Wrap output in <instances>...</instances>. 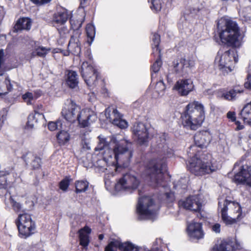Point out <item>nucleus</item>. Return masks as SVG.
Masks as SVG:
<instances>
[{
    "instance_id": "obj_1",
    "label": "nucleus",
    "mask_w": 251,
    "mask_h": 251,
    "mask_svg": "<svg viewBox=\"0 0 251 251\" xmlns=\"http://www.w3.org/2000/svg\"><path fill=\"white\" fill-rule=\"evenodd\" d=\"M111 142L114 144L113 150L107 149L104 151L100 159L95 164L101 168V172L106 170L107 166L113 165L118 167L128 166L132 157V143L123 139L117 140L115 138L111 139Z\"/></svg>"
},
{
    "instance_id": "obj_2",
    "label": "nucleus",
    "mask_w": 251,
    "mask_h": 251,
    "mask_svg": "<svg viewBox=\"0 0 251 251\" xmlns=\"http://www.w3.org/2000/svg\"><path fill=\"white\" fill-rule=\"evenodd\" d=\"M205 118L204 107L198 101L190 102L182 116V124L187 129L196 130L201 126Z\"/></svg>"
},
{
    "instance_id": "obj_3",
    "label": "nucleus",
    "mask_w": 251,
    "mask_h": 251,
    "mask_svg": "<svg viewBox=\"0 0 251 251\" xmlns=\"http://www.w3.org/2000/svg\"><path fill=\"white\" fill-rule=\"evenodd\" d=\"M218 26L219 37L222 43L228 47H239L240 32L236 22L228 19H222L218 22Z\"/></svg>"
},
{
    "instance_id": "obj_4",
    "label": "nucleus",
    "mask_w": 251,
    "mask_h": 251,
    "mask_svg": "<svg viewBox=\"0 0 251 251\" xmlns=\"http://www.w3.org/2000/svg\"><path fill=\"white\" fill-rule=\"evenodd\" d=\"M166 164L164 159L151 160L148 164L145 173L150 180V185L153 187L162 185L163 173L166 171Z\"/></svg>"
},
{
    "instance_id": "obj_5",
    "label": "nucleus",
    "mask_w": 251,
    "mask_h": 251,
    "mask_svg": "<svg viewBox=\"0 0 251 251\" xmlns=\"http://www.w3.org/2000/svg\"><path fill=\"white\" fill-rule=\"evenodd\" d=\"M218 210L220 211L222 220L226 225L235 223L241 215L239 204L226 199L219 200Z\"/></svg>"
},
{
    "instance_id": "obj_6",
    "label": "nucleus",
    "mask_w": 251,
    "mask_h": 251,
    "mask_svg": "<svg viewBox=\"0 0 251 251\" xmlns=\"http://www.w3.org/2000/svg\"><path fill=\"white\" fill-rule=\"evenodd\" d=\"M237 62V59L233 49L225 51L220 50L215 59L216 67L224 75L231 72L234 67V63Z\"/></svg>"
},
{
    "instance_id": "obj_7",
    "label": "nucleus",
    "mask_w": 251,
    "mask_h": 251,
    "mask_svg": "<svg viewBox=\"0 0 251 251\" xmlns=\"http://www.w3.org/2000/svg\"><path fill=\"white\" fill-rule=\"evenodd\" d=\"M158 209V206L150 197L145 196L139 199L136 210L141 218L153 219Z\"/></svg>"
},
{
    "instance_id": "obj_8",
    "label": "nucleus",
    "mask_w": 251,
    "mask_h": 251,
    "mask_svg": "<svg viewBox=\"0 0 251 251\" xmlns=\"http://www.w3.org/2000/svg\"><path fill=\"white\" fill-rule=\"evenodd\" d=\"M15 223L21 238L25 239L35 233V223L30 215L27 213L20 214Z\"/></svg>"
},
{
    "instance_id": "obj_9",
    "label": "nucleus",
    "mask_w": 251,
    "mask_h": 251,
    "mask_svg": "<svg viewBox=\"0 0 251 251\" xmlns=\"http://www.w3.org/2000/svg\"><path fill=\"white\" fill-rule=\"evenodd\" d=\"M198 155L195 153L191 155L190 160L189 169L190 171L196 176H202L205 174H209L215 170L211 163L205 161L203 155L200 158Z\"/></svg>"
},
{
    "instance_id": "obj_10",
    "label": "nucleus",
    "mask_w": 251,
    "mask_h": 251,
    "mask_svg": "<svg viewBox=\"0 0 251 251\" xmlns=\"http://www.w3.org/2000/svg\"><path fill=\"white\" fill-rule=\"evenodd\" d=\"M140 184V180L137 177L136 173L133 171L124 174L122 177L119 179L115 185L116 191L122 190H130L137 188Z\"/></svg>"
},
{
    "instance_id": "obj_11",
    "label": "nucleus",
    "mask_w": 251,
    "mask_h": 251,
    "mask_svg": "<svg viewBox=\"0 0 251 251\" xmlns=\"http://www.w3.org/2000/svg\"><path fill=\"white\" fill-rule=\"evenodd\" d=\"M70 22L72 28L76 31L71 36L68 44V49L73 54L78 55L81 50L80 43L79 40L80 34L77 30L81 26L82 21L81 20L71 18Z\"/></svg>"
},
{
    "instance_id": "obj_12",
    "label": "nucleus",
    "mask_w": 251,
    "mask_h": 251,
    "mask_svg": "<svg viewBox=\"0 0 251 251\" xmlns=\"http://www.w3.org/2000/svg\"><path fill=\"white\" fill-rule=\"evenodd\" d=\"M195 145L190 147L187 151L189 157L195 153V148L198 147L200 148H206L209 144L211 140V136L207 132H199L194 137Z\"/></svg>"
},
{
    "instance_id": "obj_13",
    "label": "nucleus",
    "mask_w": 251,
    "mask_h": 251,
    "mask_svg": "<svg viewBox=\"0 0 251 251\" xmlns=\"http://www.w3.org/2000/svg\"><path fill=\"white\" fill-rule=\"evenodd\" d=\"M196 60V58L193 56L187 59L181 58L179 61H177L174 64L176 72L181 75L187 74L189 69L195 66Z\"/></svg>"
},
{
    "instance_id": "obj_14",
    "label": "nucleus",
    "mask_w": 251,
    "mask_h": 251,
    "mask_svg": "<svg viewBox=\"0 0 251 251\" xmlns=\"http://www.w3.org/2000/svg\"><path fill=\"white\" fill-rule=\"evenodd\" d=\"M132 131L134 138L139 144H143L147 141L149 133L145 124L142 123H135Z\"/></svg>"
},
{
    "instance_id": "obj_15",
    "label": "nucleus",
    "mask_w": 251,
    "mask_h": 251,
    "mask_svg": "<svg viewBox=\"0 0 251 251\" xmlns=\"http://www.w3.org/2000/svg\"><path fill=\"white\" fill-rule=\"evenodd\" d=\"M240 172L235 175L234 181L237 183H244L251 187V166H242Z\"/></svg>"
},
{
    "instance_id": "obj_16",
    "label": "nucleus",
    "mask_w": 251,
    "mask_h": 251,
    "mask_svg": "<svg viewBox=\"0 0 251 251\" xmlns=\"http://www.w3.org/2000/svg\"><path fill=\"white\" fill-rule=\"evenodd\" d=\"M119 248L121 251H138L137 247L129 242L121 243L118 240L111 241L107 247L105 251H115Z\"/></svg>"
},
{
    "instance_id": "obj_17",
    "label": "nucleus",
    "mask_w": 251,
    "mask_h": 251,
    "mask_svg": "<svg viewBox=\"0 0 251 251\" xmlns=\"http://www.w3.org/2000/svg\"><path fill=\"white\" fill-rule=\"evenodd\" d=\"M179 204L186 209L194 211H199L201 207V202L198 195L190 196L184 201H179Z\"/></svg>"
},
{
    "instance_id": "obj_18",
    "label": "nucleus",
    "mask_w": 251,
    "mask_h": 251,
    "mask_svg": "<svg viewBox=\"0 0 251 251\" xmlns=\"http://www.w3.org/2000/svg\"><path fill=\"white\" fill-rule=\"evenodd\" d=\"M97 118L96 114L93 111L89 110H82L80 115L77 117V121L81 127H85L89 126Z\"/></svg>"
},
{
    "instance_id": "obj_19",
    "label": "nucleus",
    "mask_w": 251,
    "mask_h": 251,
    "mask_svg": "<svg viewBox=\"0 0 251 251\" xmlns=\"http://www.w3.org/2000/svg\"><path fill=\"white\" fill-rule=\"evenodd\" d=\"M80 112L79 106L72 103L68 108H63L61 113L66 120L73 123L76 120H77V117L79 115H80Z\"/></svg>"
},
{
    "instance_id": "obj_20",
    "label": "nucleus",
    "mask_w": 251,
    "mask_h": 251,
    "mask_svg": "<svg viewBox=\"0 0 251 251\" xmlns=\"http://www.w3.org/2000/svg\"><path fill=\"white\" fill-rule=\"evenodd\" d=\"M193 88V82L190 79H181L176 82L174 89L181 96H186L192 91Z\"/></svg>"
},
{
    "instance_id": "obj_21",
    "label": "nucleus",
    "mask_w": 251,
    "mask_h": 251,
    "mask_svg": "<svg viewBox=\"0 0 251 251\" xmlns=\"http://www.w3.org/2000/svg\"><path fill=\"white\" fill-rule=\"evenodd\" d=\"M187 231L188 236L192 239H200L204 237V234L201 223L194 222L188 224Z\"/></svg>"
},
{
    "instance_id": "obj_22",
    "label": "nucleus",
    "mask_w": 251,
    "mask_h": 251,
    "mask_svg": "<svg viewBox=\"0 0 251 251\" xmlns=\"http://www.w3.org/2000/svg\"><path fill=\"white\" fill-rule=\"evenodd\" d=\"M69 18V14L66 10L59 11L53 15L52 23L54 26L63 25Z\"/></svg>"
},
{
    "instance_id": "obj_23",
    "label": "nucleus",
    "mask_w": 251,
    "mask_h": 251,
    "mask_svg": "<svg viewBox=\"0 0 251 251\" xmlns=\"http://www.w3.org/2000/svg\"><path fill=\"white\" fill-rule=\"evenodd\" d=\"M26 165L30 164L34 169L40 167L41 159L34 155L32 152H27L22 156Z\"/></svg>"
},
{
    "instance_id": "obj_24",
    "label": "nucleus",
    "mask_w": 251,
    "mask_h": 251,
    "mask_svg": "<svg viewBox=\"0 0 251 251\" xmlns=\"http://www.w3.org/2000/svg\"><path fill=\"white\" fill-rule=\"evenodd\" d=\"M31 26V21L29 18H22L19 19L14 26V31L19 32L22 30H28Z\"/></svg>"
},
{
    "instance_id": "obj_25",
    "label": "nucleus",
    "mask_w": 251,
    "mask_h": 251,
    "mask_svg": "<svg viewBox=\"0 0 251 251\" xmlns=\"http://www.w3.org/2000/svg\"><path fill=\"white\" fill-rule=\"evenodd\" d=\"M114 137L117 140H118L116 137L114 136L111 137L110 138V141H107V139L103 135H100L99 136L98 138L99 140L98 145L97 147L95 148L96 151H100L102 150H106L107 149H111L112 150H113V147L114 146V144L111 143V139Z\"/></svg>"
},
{
    "instance_id": "obj_26",
    "label": "nucleus",
    "mask_w": 251,
    "mask_h": 251,
    "mask_svg": "<svg viewBox=\"0 0 251 251\" xmlns=\"http://www.w3.org/2000/svg\"><path fill=\"white\" fill-rule=\"evenodd\" d=\"M67 75L66 83L69 87L75 88L78 83V75L75 71H68Z\"/></svg>"
},
{
    "instance_id": "obj_27",
    "label": "nucleus",
    "mask_w": 251,
    "mask_h": 251,
    "mask_svg": "<svg viewBox=\"0 0 251 251\" xmlns=\"http://www.w3.org/2000/svg\"><path fill=\"white\" fill-rule=\"evenodd\" d=\"M91 229L87 226L79 230L80 244L81 246L84 247L88 246L89 242L88 234L91 232Z\"/></svg>"
},
{
    "instance_id": "obj_28",
    "label": "nucleus",
    "mask_w": 251,
    "mask_h": 251,
    "mask_svg": "<svg viewBox=\"0 0 251 251\" xmlns=\"http://www.w3.org/2000/svg\"><path fill=\"white\" fill-rule=\"evenodd\" d=\"M14 170V167L11 166L0 170V189H5L7 186V181L5 176L9 175Z\"/></svg>"
},
{
    "instance_id": "obj_29",
    "label": "nucleus",
    "mask_w": 251,
    "mask_h": 251,
    "mask_svg": "<svg viewBox=\"0 0 251 251\" xmlns=\"http://www.w3.org/2000/svg\"><path fill=\"white\" fill-rule=\"evenodd\" d=\"M240 114L245 123L251 125V101L244 106Z\"/></svg>"
},
{
    "instance_id": "obj_30",
    "label": "nucleus",
    "mask_w": 251,
    "mask_h": 251,
    "mask_svg": "<svg viewBox=\"0 0 251 251\" xmlns=\"http://www.w3.org/2000/svg\"><path fill=\"white\" fill-rule=\"evenodd\" d=\"M113 114L115 117L114 119H111L112 123L120 127L121 128H125L127 126V122L121 119L120 114L117 109H114Z\"/></svg>"
},
{
    "instance_id": "obj_31",
    "label": "nucleus",
    "mask_w": 251,
    "mask_h": 251,
    "mask_svg": "<svg viewBox=\"0 0 251 251\" xmlns=\"http://www.w3.org/2000/svg\"><path fill=\"white\" fill-rule=\"evenodd\" d=\"M96 71L94 67L91 65L88 64V62H85L82 64L81 68V76L85 78H88V76L91 75L92 73Z\"/></svg>"
},
{
    "instance_id": "obj_32",
    "label": "nucleus",
    "mask_w": 251,
    "mask_h": 251,
    "mask_svg": "<svg viewBox=\"0 0 251 251\" xmlns=\"http://www.w3.org/2000/svg\"><path fill=\"white\" fill-rule=\"evenodd\" d=\"M44 116L38 112L36 110H35V114H30L28 117V121L27 122L26 126L27 128H32L35 124L37 123L39 117L43 118Z\"/></svg>"
},
{
    "instance_id": "obj_33",
    "label": "nucleus",
    "mask_w": 251,
    "mask_h": 251,
    "mask_svg": "<svg viewBox=\"0 0 251 251\" xmlns=\"http://www.w3.org/2000/svg\"><path fill=\"white\" fill-rule=\"evenodd\" d=\"M12 89V86L8 77H5L4 81L0 82V95H5Z\"/></svg>"
},
{
    "instance_id": "obj_34",
    "label": "nucleus",
    "mask_w": 251,
    "mask_h": 251,
    "mask_svg": "<svg viewBox=\"0 0 251 251\" xmlns=\"http://www.w3.org/2000/svg\"><path fill=\"white\" fill-rule=\"evenodd\" d=\"M233 248L230 243L222 242L219 245L214 246L211 251H232Z\"/></svg>"
},
{
    "instance_id": "obj_35",
    "label": "nucleus",
    "mask_w": 251,
    "mask_h": 251,
    "mask_svg": "<svg viewBox=\"0 0 251 251\" xmlns=\"http://www.w3.org/2000/svg\"><path fill=\"white\" fill-rule=\"evenodd\" d=\"M243 92L242 90L238 89H232L227 92H223L220 96L222 98H224L225 100H232L236 96L237 93H241Z\"/></svg>"
},
{
    "instance_id": "obj_36",
    "label": "nucleus",
    "mask_w": 251,
    "mask_h": 251,
    "mask_svg": "<svg viewBox=\"0 0 251 251\" xmlns=\"http://www.w3.org/2000/svg\"><path fill=\"white\" fill-rule=\"evenodd\" d=\"M75 192L76 193L85 192L88 187L89 182L86 180H78L75 182Z\"/></svg>"
},
{
    "instance_id": "obj_37",
    "label": "nucleus",
    "mask_w": 251,
    "mask_h": 251,
    "mask_svg": "<svg viewBox=\"0 0 251 251\" xmlns=\"http://www.w3.org/2000/svg\"><path fill=\"white\" fill-rule=\"evenodd\" d=\"M50 48H46L42 46L36 47L34 50L32 52V56L37 55L41 57H45L50 51Z\"/></svg>"
},
{
    "instance_id": "obj_38",
    "label": "nucleus",
    "mask_w": 251,
    "mask_h": 251,
    "mask_svg": "<svg viewBox=\"0 0 251 251\" xmlns=\"http://www.w3.org/2000/svg\"><path fill=\"white\" fill-rule=\"evenodd\" d=\"M98 76L99 74L96 71L88 78H85L84 81L88 86L92 87L96 85Z\"/></svg>"
},
{
    "instance_id": "obj_39",
    "label": "nucleus",
    "mask_w": 251,
    "mask_h": 251,
    "mask_svg": "<svg viewBox=\"0 0 251 251\" xmlns=\"http://www.w3.org/2000/svg\"><path fill=\"white\" fill-rule=\"evenodd\" d=\"M58 142L61 145H64L70 139L69 134L66 131L61 130L57 135Z\"/></svg>"
},
{
    "instance_id": "obj_40",
    "label": "nucleus",
    "mask_w": 251,
    "mask_h": 251,
    "mask_svg": "<svg viewBox=\"0 0 251 251\" xmlns=\"http://www.w3.org/2000/svg\"><path fill=\"white\" fill-rule=\"evenodd\" d=\"M153 44H152V49L153 50V53L155 52H157L158 53H161V50L158 48V46L160 41V36L157 33H154L153 34L152 38Z\"/></svg>"
},
{
    "instance_id": "obj_41",
    "label": "nucleus",
    "mask_w": 251,
    "mask_h": 251,
    "mask_svg": "<svg viewBox=\"0 0 251 251\" xmlns=\"http://www.w3.org/2000/svg\"><path fill=\"white\" fill-rule=\"evenodd\" d=\"M241 16L245 21L251 20V6L244 8L241 12Z\"/></svg>"
},
{
    "instance_id": "obj_42",
    "label": "nucleus",
    "mask_w": 251,
    "mask_h": 251,
    "mask_svg": "<svg viewBox=\"0 0 251 251\" xmlns=\"http://www.w3.org/2000/svg\"><path fill=\"white\" fill-rule=\"evenodd\" d=\"M149 2L151 3V9L154 11H159L162 8L160 0H149Z\"/></svg>"
},
{
    "instance_id": "obj_43",
    "label": "nucleus",
    "mask_w": 251,
    "mask_h": 251,
    "mask_svg": "<svg viewBox=\"0 0 251 251\" xmlns=\"http://www.w3.org/2000/svg\"><path fill=\"white\" fill-rule=\"evenodd\" d=\"M62 122L60 121L55 122H50L48 124V128L51 131H54L56 129L62 128Z\"/></svg>"
},
{
    "instance_id": "obj_44",
    "label": "nucleus",
    "mask_w": 251,
    "mask_h": 251,
    "mask_svg": "<svg viewBox=\"0 0 251 251\" xmlns=\"http://www.w3.org/2000/svg\"><path fill=\"white\" fill-rule=\"evenodd\" d=\"M155 89L159 95L162 96L166 87L164 82L162 80H160L156 83Z\"/></svg>"
},
{
    "instance_id": "obj_45",
    "label": "nucleus",
    "mask_w": 251,
    "mask_h": 251,
    "mask_svg": "<svg viewBox=\"0 0 251 251\" xmlns=\"http://www.w3.org/2000/svg\"><path fill=\"white\" fill-rule=\"evenodd\" d=\"M158 58L155 61L152 66V71L156 73L158 72L162 65V61L161 60V53H158Z\"/></svg>"
},
{
    "instance_id": "obj_46",
    "label": "nucleus",
    "mask_w": 251,
    "mask_h": 251,
    "mask_svg": "<svg viewBox=\"0 0 251 251\" xmlns=\"http://www.w3.org/2000/svg\"><path fill=\"white\" fill-rule=\"evenodd\" d=\"M22 98L27 104H31L32 101L35 99L33 94L30 92H26L22 96Z\"/></svg>"
},
{
    "instance_id": "obj_47",
    "label": "nucleus",
    "mask_w": 251,
    "mask_h": 251,
    "mask_svg": "<svg viewBox=\"0 0 251 251\" xmlns=\"http://www.w3.org/2000/svg\"><path fill=\"white\" fill-rule=\"evenodd\" d=\"M86 32L87 36L92 40L94 37L95 31L94 26L91 24L87 25L86 27Z\"/></svg>"
},
{
    "instance_id": "obj_48",
    "label": "nucleus",
    "mask_w": 251,
    "mask_h": 251,
    "mask_svg": "<svg viewBox=\"0 0 251 251\" xmlns=\"http://www.w3.org/2000/svg\"><path fill=\"white\" fill-rule=\"evenodd\" d=\"M10 201L12 206L15 211L18 212L22 210V206L20 203L16 202L12 198H11Z\"/></svg>"
},
{
    "instance_id": "obj_49",
    "label": "nucleus",
    "mask_w": 251,
    "mask_h": 251,
    "mask_svg": "<svg viewBox=\"0 0 251 251\" xmlns=\"http://www.w3.org/2000/svg\"><path fill=\"white\" fill-rule=\"evenodd\" d=\"M188 179L184 178H181L178 182L177 186V187L180 188L183 190H185L187 187Z\"/></svg>"
},
{
    "instance_id": "obj_50",
    "label": "nucleus",
    "mask_w": 251,
    "mask_h": 251,
    "mask_svg": "<svg viewBox=\"0 0 251 251\" xmlns=\"http://www.w3.org/2000/svg\"><path fill=\"white\" fill-rule=\"evenodd\" d=\"M163 152L166 157H171L174 155L173 151L167 146L163 147Z\"/></svg>"
},
{
    "instance_id": "obj_51",
    "label": "nucleus",
    "mask_w": 251,
    "mask_h": 251,
    "mask_svg": "<svg viewBox=\"0 0 251 251\" xmlns=\"http://www.w3.org/2000/svg\"><path fill=\"white\" fill-rule=\"evenodd\" d=\"M69 185L68 179H63L60 182V188L63 191H66Z\"/></svg>"
},
{
    "instance_id": "obj_52",
    "label": "nucleus",
    "mask_w": 251,
    "mask_h": 251,
    "mask_svg": "<svg viewBox=\"0 0 251 251\" xmlns=\"http://www.w3.org/2000/svg\"><path fill=\"white\" fill-rule=\"evenodd\" d=\"M60 27H58L57 29L60 35L63 37H65V35L68 33V30L66 27L63 25H61Z\"/></svg>"
},
{
    "instance_id": "obj_53",
    "label": "nucleus",
    "mask_w": 251,
    "mask_h": 251,
    "mask_svg": "<svg viewBox=\"0 0 251 251\" xmlns=\"http://www.w3.org/2000/svg\"><path fill=\"white\" fill-rule=\"evenodd\" d=\"M211 228L213 231L219 233L221 231V226L219 224L216 223L212 226Z\"/></svg>"
},
{
    "instance_id": "obj_54",
    "label": "nucleus",
    "mask_w": 251,
    "mask_h": 251,
    "mask_svg": "<svg viewBox=\"0 0 251 251\" xmlns=\"http://www.w3.org/2000/svg\"><path fill=\"white\" fill-rule=\"evenodd\" d=\"M35 4L37 5H42L50 2L51 0H31Z\"/></svg>"
},
{
    "instance_id": "obj_55",
    "label": "nucleus",
    "mask_w": 251,
    "mask_h": 251,
    "mask_svg": "<svg viewBox=\"0 0 251 251\" xmlns=\"http://www.w3.org/2000/svg\"><path fill=\"white\" fill-rule=\"evenodd\" d=\"M227 117L232 122H234L236 121L235 113L234 112L229 111L227 113Z\"/></svg>"
},
{
    "instance_id": "obj_56",
    "label": "nucleus",
    "mask_w": 251,
    "mask_h": 251,
    "mask_svg": "<svg viewBox=\"0 0 251 251\" xmlns=\"http://www.w3.org/2000/svg\"><path fill=\"white\" fill-rule=\"evenodd\" d=\"M244 85L246 88L251 89V75H248L247 81L245 82Z\"/></svg>"
},
{
    "instance_id": "obj_57",
    "label": "nucleus",
    "mask_w": 251,
    "mask_h": 251,
    "mask_svg": "<svg viewBox=\"0 0 251 251\" xmlns=\"http://www.w3.org/2000/svg\"><path fill=\"white\" fill-rule=\"evenodd\" d=\"M164 196L170 201H173L174 200V194L171 192H166L164 194Z\"/></svg>"
},
{
    "instance_id": "obj_58",
    "label": "nucleus",
    "mask_w": 251,
    "mask_h": 251,
    "mask_svg": "<svg viewBox=\"0 0 251 251\" xmlns=\"http://www.w3.org/2000/svg\"><path fill=\"white\" fill-rule=\"evenodd\" d=\"M235 124L238 126L237 127V129L241 130L244 128V126L243 125H240V122L239 121H236Z\"/></svg>"
},
{
    "instance_id": "obj_59",
    "label": "nucleus",
    "mask_w": 251,
    "mask_h": 251,
    "mask_svg": "<svg viewBox=\"0 0 251 251\" xmlns=\"http://www.w3.org/2000/svg\"><path fill=\"white\" fill-rule=\"evenodd\" d=\"M87 0H79L80 7H83Z\"/></svg>"
},
{
    "instance_id": "obj_60",
    "label": "nucleus",
    "mask_w": 251,
    "mask_h": 251,
    "mask_svg": "<svg viewBox=\"0 0 251 251\" xmlns=\"http://www.w3.org/2000/svg\"><path fill=\"white\" fill-rule=\"evenodd\" d=\"M167 79L169 83H171L172 82V79L170 78L169 75L167 76Z\"/></svg>"
},
{
    "instance_id": "obj_61",
    "label": "nucleus",
    "mask_w": 251,
    "mask_h": 251,
    "mask_svg": "<svg viewBox=\"0 0 251 251\" xmlns=\"http://www.w3.org/2000/svg\"><path fill=\"white\" fill-rule=\"evenodd\" d=\"M103 237H104V236L103 234H100L99 235V239L100 240H101L103 239Z\"/></svg>"
},
{
    "instance_id": "obj_62",
    "label": "nucleus",
    "mask_w": 251,
    "mask_h": 251,
    "mask_svg": "<svg viewBox=\"0 0 251 251\" xmlns=\"http://www.w3.org/2000/svg\"><path fill=\"white\" fill-rule=\"evenodd\" d=\"M239 165V164H238V162L236 163L235 164V165H234V167H236V166Z\"/></svg>"
},
{
    "instance_id": "obj_63",
    "label": "nucleus",
    "mask_w": 251,
    "mask_h": 251,
    "mask_svg": "<svg viewBox=\"0 0 251 251\" xmlns=\"http://www.w3.org/2000/svg\"><path fill=\"white\" fill-rule=\"evenodd\" d=\"M41 108H42V105H40V106H38L39 109H40Z\"/></svg>"
},
{
    "instance_id": "obj_64",
    "label": "nucleus",
    "mask_w": 251,
    "mask_h": 251,
    "mask_svg": "<svg viewBox=\"0 0 251 251\" xmlns=\"http://www.w3.org/2000/svg\"><path fill=\"white\" fill-rule=\"evenodd\" d=\"M3 75V74H0V76Z\"/></svg>"
}]
</instances>
